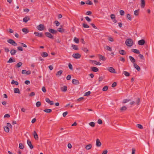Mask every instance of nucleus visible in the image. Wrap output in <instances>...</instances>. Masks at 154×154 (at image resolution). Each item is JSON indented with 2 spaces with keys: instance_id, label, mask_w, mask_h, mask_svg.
<instances>
[{
  "instance_id": "nucleus-1",
  "label": "nucleus",
  "mask_w": 154,
  "mask_h": 154,
  "mask_svg": "<svg viewBox=\"0 0 154 154\" xmlns=\"http://www.w3.org/2000/svg\"><path fill=\"white\" fill-rule=\"evenodd\" d=\"M125 43L128 46L131 47L133 44V41L131 38H128L126 40Z\"/></svg>"
},
{
  "instance_id": "nucleus-2",
  "label": "nucleus",
  "mask_w": 154,
  "mask_h": 154,
  "mask_svg": "<svg viewBox=\"0 0 154 154\" xmlns=\"http://www.w3.org/2000/svg\"><path fill=\"white\" fill-rule=\"evenodd\" d=\"M7 42L14 46H16L17 45V43L12 39H9L7 40Z\"/></svg>"
},
{
  "instance_id": "nucleus-3",
  "label": "nucleus",
  "mask_w": 154,
  "mask_h": 154,
  "mask_svg": "<svg viewBox=\"0 0 154 154\" xmlns=\"http://www.w3.org/2000/svg\"><path fill=\"white\" fill-rule=\"evenodd\" d=\"M37 28L38 30L40 31H42L44 30L45 27L44 24H40L37 26Z\"/></svg>"
},
{
  "instance_id": "nucleus-4",
  "label": "nucleus",
  "mask_w": 154,
  "mask_h": 154,
  "mask_svg": "<svg viewBox=\"0 0 154 154\" xmlns=\"http://www.w3.org/2000/svg\"><path fill=\"white\" fill-rule=\"evenodd\" d=\"M45 34L46 37L49 38H50L54 39V38L52 34L50 32H46Z\"/></svg>"
},
{
  "instance_id": "nucleus-5",
  "label": "nucleus",
  "mask_w": 154,
  "mask_h": 154,
  "mask_svg": "<svg viewBox=\"0 0 154 154\" xmlns=\"http://www.w3.org/2000/svg\"><path fill=\"white\" fill-rule=\"evenodd\" d=\"M72 56L75 59L79 58L81 57V55L79 53L73 54Z\"/></svg>"
},
{
  "instance_id": "nucleus-6",
  "label": "nucleus",
  "mask_w": 154,
  "mask_h": 154,
  "mask_svg": "<svg viewBox=\"0 0 154 154\" xmlns=\"http://www.w3.org/2000/svg\"><path fill=\"white\" fill-rule=\"evenodd\" d=\"M48 30L50 32L53 34H56L57 32V30L52 29L49 28Z\"/></svg>"
},
{
  "instance_id": "nucleus-7",
  "label": "nucleus",
  "mask_w": 154,
  "mask_h": 154,
  "mask_svg": "<svg viewBox=\"0 0 154 154\" xmlns=\"http://www.w3.org/2000/svg\"><path fill=\"white\" fill-rule=\"evenodd\" d=\"M107 69L110 72L113 73H116L115 70L113 67H108V68Z\"/></svg>"
},
{
  "instance_id": "nucleus-8",
  "label": "nucleus",
  "mask_w": 154,
  "mask_h": 154,
  "mask_svg": "<svg viewBox=\"0 0 154 154\" xmlns=\"http://www.w3.org/2000/svg\"><path fill=\"white\" fill-rule=\"evenodd\" d=\"M34 34L36 36L40 37H43L44 36L42 32L39 33L38 32H34Z\"/></svg>"
},
{
  "instance_id": "nucleus-9",
  "label": "nucleus",
  "mask_w": 154,
  "mask_h": 154,
  "mask_svg": "<svg viewBox=\"0 0 154 154\" xmlns=\"http://www.w3.org/2000/svg\"><path fill=\"white\" fill-rule=\"evenodd\" d=\"M145 43V41L144 39H141L138 42V44L140 45H143Z\"/></svg>"
},
{
  "instance_id": "nucleus-10",
  "label": "nucleus",
  "mask_w": 154,
  "mask_h": 154,
  "mask_svg": "<svg viewBox=\"0 0 154 154\" xmlns=\"http://www.w3.org/2000/svg\"><path fill=\"white\" fill-rule=\"evenodd\" d=\"M72 83L74 85H77L79 84V81L75 79H73L72 80Z\"/></svg>"
},
{
  "instance_id": "nucleus-11",
  "label": "nucleus",
  "mask_w": 154,
  "mask_h": 154,
  "mask_svg": "<svg viewBox=\"0 0 154 154\" xmlns=\"http://www.w3.org/2000/svg\"><path fill=\"white\" fill-rule=\"evenodd\" d=\"M45 101L46 102L49 103L50 105H53L54 103L53 101H51L48 98H46L45 99Z\"/></svg>"
},
{
  "instance_id": "nucleus-12",
  "label": "nucleus",
  "mask_w": 154,
  "mask_h": 154,
  "mask_svg": "<svg viewBox=\"0 0 154 154\" xmlns=\"http://www.w3.org/2000/svg\"><path fill=\"white\" fill-rule=\"evenodd\" d=\"M27 143L28 145L29 146V148L31 149H32L33 148V146L32 145V143L30 140H27Z\"/></svg>"
},
{
  "instance_id": "nucleus-13",
  "label": "nucleus",
  "mask_w": 154,
  "mask_h": 154,
  "mask_svg": "<svg viewBox=\"0 0 154 154\" xmlns=\"http://www.w3.org/2000/svg\"><path fill=\"white\" fill-rule=\"evenodd\" d=\"M101 143L100 142V140L98 139L96 140V145L97 146L99 147L101 146Z\"/></svg>"
},
{
  "instance_id": "nucleus-14",
  "label": "nucleus",
  "mask_w": 154,
  "mask_h": 154,
  "mask_svg": "<svg viewBox=\"0 0 154 154\" xmlns=\"http://www.w3.org/2000/svg\"><path fill=\"white\" fill-rule=\"evenodd\" d=\"M141 2V7L142 8H143L145 7V0H140Z\"/></svg>"
},
{
  "instance_id": "nucleus-15",
  "label": "nucleus",
  "mask_w": 154,
  "mask_h": 154,
  "mask_svg": "<svg viewBox=\"0 0 154 154\" xmlns=\"http://www.w3.org/2000/svg\"><path fill=\"white\" fill-rule=\"evenodd\" d=\"M129 58L131 61V62L133 63V64L134 63H135V62H136L135 60L134 59V57H133L131 56H129Z\"/></svg>"
},
{
  "instance_id": "nucleus-16",
  "label": "nucleus",
  "mask_w": 154,
  "mask_h": 154,
  "mask_svg": "<svg viewBox=\"0 0 154 154\" xmlns=\"http://www.w3.org/2000/svg\"><path fill=\"white\" fill-rule=\"evenodd\" d=\"M15 62V59L13 57H11L9 58V60L7 62L8 63H11Z\"/></svg>"
},
{
  "instance_id": "nucleus-17",
  "label": "nucleus",
  "mask_w": 154,
  "mask_h": 154,
  "mask_svg": "<svg viewBox=\"0 0 154 154\" xmlns=\"http://www.w3.org/2000/svg\"><path fill=\"white\" fill-rule=\"evenodd\" d=\"M61 90L62 91L65 92L67 91V87L66 86H64L63 87H62L61 88Z\"/></svg>"
},
{
  "instance_id": "nucleus-18",
  "label": "nucleus",
  "mask_w": 154,
  "mask_h": 154,
  "mask_svg": "<svg viewBox=\"0 0 154 154\" xmlns=\"http://www.w3.org/2000/svg\"><path fill=\"white\" fill-rule=\"evenodd\" d=\"M91 69L92 71L95 72H97L99 70L98 69L97 67H91Z\"/></svg>"
},
{
  "instance_id": "nucleus-19",
  "label": "nucleus",
  "mask_w": 154,
  "mask_h": 154,
  "mask_svg": "<svg viewBox=\"0 0 154 154\" xmlns=\"http://www.w3.org/2000/svg\"><path fill=\"white\" fill-rule=\"evenodd\" d=\"M134 67L138 71H139L140 70V67L136 63H134Z\"/></svg>"
},
{
  "instance_id": "nucleus-20",
  "label": "nucleus",
  "mask_w": 154,
  "mask_h": 154,
  "mask_svg": "<svg viewBox=\"0 0 154 154\" xmlns=\"http://www.w3.org/2000/svg\"><path fill=\"white\" fill-rule=\"evenodd\" d=\"M131 51L137 54H138L140 53L139 50L137 49H132Z\"/></svg>"
},
{
  "instance_id": "nucleus-21",
  "label": "nucleus",
  "mask_w": 154,
  "mask_h": 154,
  "mask_svg": "<svg viewBox=\"0 0 154 154\" xmlns=\"http://www.w3.org/2000/svg\"><path fill=\"white\" fill-rule=\"evenodd\" d=\"M119 53L121 54L124 55L126 54V53L125 51L123 50H120L119 51Z\"/></svg>"
},
{
  "instance_id": "nucleus-22",
  "label": "nucleus",
  "mask_w": 154,
  "mask_h": 154,
  "mask_svg": "<svg viewBox=\"0 0 154 154\" xmlns=\"http://www.w3.org/2000/svg\"><path fill=\"white\" fill-rule=\"evenodd\" d=\"M63 72V71L62 70H60L58 71L56 74V76L57 77H59L60 76L61 74H62Z\"/></svg>"
},
{
  "instance_id": "nucleus-23",
  "label": "nucleus",
  "mask_w": 154,
  "mask_h": 154,
  "mask_svg": "<svg viewBox=\"0 0 154 154\" xmlns=\"http://www.w3.org/2000/svg\"><path fill=\"white\" fill-rule=\"evenodd\" d=\"M42 56L43 57H46L48 56V54L46 52H44L41 54Z\"/></svg>"
},
{
  "instance_id": "nucleus-24",
  "label": "nucleus",
  "mask_w": 154,
  "mask_h": 154,
  "mask_svg": "<svg viewBox=\"0 0 154 154\" xmlns=\"http://www.w3.org/2000/svg\"><path fill=\"white\" fill-rule=\"evenodd\" d=\"M29 20L30 18L28 17H26L23 18V21L25 23H26Z\"/></svg>"
},
{
  "instance_id": "nucleus-25",
  "label": "nucleus",
  "mask_w": 154,
  "mask_h": 154,
  "mask_svg": "<svg viewBox=\"0 0 154 154\" xmlns=\"http://www.w3.org/2000/svg\"><path fill=\"white\" fill-rule=\"evenodd\" d=\"M14 91L15 93L20 94V92L18 88H14Z\"/></svg>"
},
{
  "instance_id": "nucleus-26",
  "label": "nucleus",
  "mask_w": 154,
  "mask_h": 154,
  "mask_svg": "<svg viewBox=\"0 0 154 154\" xmlns=\"http://www.w3.org/2000/svg\"><path fill=\"white\" fill-rule=\"evenodd\" d=\"M17 52V51L15 49H12L10 51V53L11 55H14Z\"/></svg>"
},
{
  "instance_id": "nucleus-27",
  "label": "nucleus",
  "mask_w": 154,
  "mask_h": 154,
  "mask_svg": "<svg viewBox=\"0 0 154 154\" xmlns=\"http://www.w3.org/2000/svg\"><path fill=\"white\" fill-rule=\"evenodd\" d=\"M92 147V145L91 144H89L86 145V146L85 147V148L87 150H89Z\"/></svg>"
},
{
  "instance_id": "nucleus-28",
  "label": "nucleus",
  "mask_w": 154,
  "mask_h": 154,
  "mask_svg": "<svg viewBox=\"0 0 154 154\" xmlns=\"http://www.w3.org/2000/svg\"><path fill=\"white\" fill-rule=\"evenodd\" d=\"M99 58L100 59H101L103 61H105L106 60V59L105 57H104L102 56V55L99 54Z\"/></svg>"
},
{
  "instance_id": "nucleus-29",
  "label": "nucleus",
  "mask_w": 154,
  "mask_h": 154,
  "mask_svg": "<svg viewBox=\"0 0 154 154\" xmlns=\"http://www.w3.org/2000/svg\"><path fill=\"white\" fill-rule=\"evenodd\" d=\"M22 31L23 32H25V34H27L29 32L28 30L26 28H23L22 29Z\"/></svg>"
},
{
  "instance_id": "nucleus-30",
  "label": "nucleus",
  "mask_w": 154,
  "mask_h": 154,
  "mask_svg": "<svg viewBox=\"0 0 154 154\" xmlns=\"http://www.w3.org/2000/svg\"><path fill=\"white\" fill-rule=\"evenodd\" d=\"M123 74H124L126 76H129L130 75V74L126 71H123Z\"/></svg>"
},
{
  "instance_id": "nucleus-31",
  "label": "nucleus",
  "mask_w": 154,
  "mask_h": 154,
  "mask_svg": "<svg viewBox=\"0 0 154 154\" xmlns=\"http://www.w3.org/2000/svg\"><path fill=\"white\" fill-rule=\"evenodd\" d=\"M11 84L12 85L15 84L16 85H18L19 84L18 82L17 81H15L14 80H13L11 82Z\"/></svg>"
},
{
  "instance_id": "nucleus-32",
  "label": "nucleus",
  "mask_w": 154,
  "mask_h": 154,
  "mask_svg": "<svg viewBox=\"0 0 154 154\" xmlns=\"http://www.w3.org/2000/svg\"><path fill=\"white\" fill-rule=\"evenodd\" d=\"M4 129L5 131L6 132H8L9 131V128L8 127H7L6 126H5L4 127Z\"/></svg>"
},
{
  "instance_id": "nucleus-33",
  "label": "nucleus",
  "mask_w": 154,
  "mask_h": 154,
  "mask_svg": "<svg viewBox=\"0 0 154 154\" xmlns=\"http://www.w3.org/2000/svg\"><path fill=\"white\" fill-rule=\"evenodd\" d=\"M22 64V63L20 62L16 65V66L17 68H19L21 66Z\"/></svg>"
},
{
  "instance_id": "nucleus-34",
  "label": "nucleus",
  "mask_w": 154,
  "mask_h": 154,
  "mask_svg": "<svg viewBox=\"0 0 154 154\" xmlns=\"http://www.w3.org/2000/svg\"><path fill=\"white\" fill-rule=\"evenodd\" d=\"M44 111L47 113H51L52 112V110L51 109H46L44 110Z\"/></svg>"
},
{
  "instance_id": "nucleus-35",
  "label": "nucleus",
  "mask_w": 154,
  "mask_h": 154,
  "mask_svg": "<svg viewBox=\"0 0 154 154\" xmlns=\"http://www.w3.org/2000/svg\"><path fill=\"white\" fill-rule=\"evenodd\" d=\"M92 61L93 63H94V64L98 65H100L101 64V63L99 62H97L96 60H92Z\"/></svg>"
},
{
  "instance_id": "nucleus-36",
  "label": "nucleus",
  "mask_w": 154,
  "mask_h": 154,
  "mask_svg": "<svg viewBox=\"0 0 154 154\" xmlns=\"http://www.w3.org/2000/svg\"><path fill=\"white\" fill-rule=\"evenodd\" d=\"M72 47L75 50H78L79 49L78 46L74 45H72Z\"/></svg>"
},
{
  "instance_id": "nucleus-37",
  "label": "nucleus",
  "mask_w": 154,
  "mask_h": 154,
  "mask_svg": "<svg viewBox=\"0 0 154 154\" xmlns=\"http://www.w3.org/2000/svg\"><path fill=\"white\" fill-rule=\"evenodd\" d=\"M19 147L20 149H23L24 148V146L22 143H20L19 144Z\"/></svg>"
},
{
  "instance_id": "nucleus-38",
  "label": "nucleus",
  "mask_w": 154,
  "mask_h": 154,
  "mask_svg": "<svg viewBox=\"0 0 154 154\" xmlns=\"http://www.w3.org/2000/svg\"><path fill=\"white\" fill-rule=\"evenodd\" d=\"M74 41L76 43H78L79 42V40L77 38L75 37L74 38Z\"/></svg>"
},
{
  "instance_id": "nucleus-39",
  "label": "nucleus",
  "mask_w": 154,
  "mask_h": 154,
  "mask_svg": "<svg viewBox=\"0 0 154 154\" xmlns=\"http://www.w3.org/2000/svg\"><path fill=\"white\" fill-rule=\"evenodd\" d=\"M139 10H136L134 11V14L135 16H138L139 15Z\"/></svg>"
},
{
  "instance_id": "nucleus-40",
  "label": "nucleus",
  "mask_w": 154,
  "mask_h": 154,
  "mask_svg": "<svg viewBox=\"0 0 154 154\" xmlns=\"http://www.w3.org/2000/svg\"><path fill=\"white\" fill-rule=\"evenodd\" d=\"M127 109V107L125 106H123L120 108V110L121 111H125Z\"/></svg>"
},
{
  "instance_id": "nucleus-41",
  "label": "nucleus",
  "mask_w": 154,
  "mask_h": 154,
  "mask_svg": "<svg viewBox=\"0 0 154 154\" xmlns=\"http://www.w3.org/2000/svg\"><path fill=\"white\" fill-rule=\"evenodd\" d=\"M58 31L60 32H63L64 31V29H62L61 28H59L57 30Z\"/></svg>"
},
{
  "instance_id": "nucleus-42",
  "label": "nucleus",
  "mask_w": 154,
  "mask_h": 154,
  "mask_svg": "<svg viewBox=\"0 0 154 154\" xmlns=\"http://www.w3.org/2000/svg\"><path fill=\"white\" fill-rule=\"evenodd\" d=\"M106 49L107 50L109 51H112V50L111 48H110L109 46H106Z\"/></svg>"
},
{
  "instance_id": "nucleus-43",
  "label": "nucleus",
  "mask_w": 154,
  "mask_h": 154,
  "mask_svg": "<svg viewBox=\"0 0 154 154\" xmlns=\"http://www.w3.org/2000/svg\"><path fill=\"white\" fill-rule=\"evenodd\" d=\"M36 105L37 107H39L41 105V103L40 101H38L36 103Z\"/></svg>"
},
{
  "instance_id": "nucleus-44",
  "label": "nucleus",
  "mask_w": 154,
  "mask_h": 154,
  "mask_svg": "<svg viewBox=\"0 0 154 154\" xmlns=\"http://www.w3.org/2000/svg\"><path fill=\"white\" fill-rule=\"evenodd\" d=\"M86 3L87 4L89 5H91L93 4L92 2L90 1V0L87 1L86 2Z\"/></svg>"
},
{
  "instance_id": "nucleus-45",
  "label": "nucleus",
  "mask_w": 154,
  "mask_h": 154,
  "mask_svg": "<svg viewBox=\"0 0 154 154\" xmlns=\"http://www.w3.org/2000/svg\"><path fill=\"white\" fill-rule=\"evenodd\" d=\"M82 50L86 53L89 51L86 48H82Z\"/></svg>"
},
{
  "instance_id": "nucleus-46",
  "label": "nucleus",
  "mask_w": 154,
  "mask_h": 154,
  "mask_svg": "<svg viewBox=\"0 0 154 154\" xmlns=\"http://www.w3.org/2000/svg\"><path fill=\"white\" fill-rule=\"evenodd\" d=\"M136 126L137 127L139 128L143 129V126L140 124H137L136 125Z\"/></svg>"
},
{
  "instance_id": "nucleus-47",
  "label": "nucleus",
  "mask_w": 154,
  "mask_h": 154,
  "mask_svg": "<svg viewBox=\"0 0 154 154\" xmlns=\"http://www.w3.org/2000/svg\"><path fill=\"white\" fill-rule=\"evenodd\" d=\"M108 89V87L107 86H105L103 88L102 90L103 91H106Z\"/></svg>"
},
{
  "instance_id": "nucleus-48",
  "label": "nucleus",
  "mask_w": 154,
  "mask_h": 154,
  "mask_svg": "<svg viewBox=\"0 0 154 154\" xmlns=\"http://www.w3.org/2000/svg\"><path fill=\"white\" fill-rule=\"evenodd\" d=\"M82 26L85 28H88L89 27V26L88 24L85 23H83L82 24Z\"/></svg>"
},
{
  "instance_id": "nucleus-49",
  "label": "nucleus",
  "mask_w": 154,
  "mask_h": 154,
  "mask_svg": "<svg viewBox=\"0 0 154 154\" xmlns=\"http://www.w3.org/2000/svg\"><path fill=\"white\" fill-rule=\"evenodd\" d=\"M127 18H128L129 20L131 21V15L129 14H127Z\"/></svg>"
},
{
  "instance_id": "nucleus-50",
  "label": "nucleus",
  "mask_w": 154,
  "mask_h": 154,
  "mask_svg": "<svg viewBox=\"0 0 154 154\" xmlns=\"http://www.w3.org/2000/svg\"><path fill=\"white\" fill-rule=\"evenodd\" d=\"M138 56L139 57L140 59L144 60V57L143 55L139 54Z\"/></svg>"
},
{
  "instance_id": "nucleus-51",
  "label": "nucleus",
  "mask_w": 154,
  "mask_h": 154,
  "mask_svg": "<svg viewBox=\"0 0 154 154\" xmlns=\"http://www.w3.org/2000/svg\"><path fill=\"white\" fill-rule=\"evenodd\" d=\"M120 14L121 15H124L125 14L124 11L123 10H121L119 11Z\"/></svg>"
},
{
  "instance_id": "nucleus-52",
  "label": "nucleus",
  "mask_w": 154,
  "mask_h": 154,
  "mask_svg": "<svg viewBox=\"0 0 154 154\" xmlns=\"http://www.w3.org/2000/svg\"><path fill=\"white\" fill-rule=\"evenodd\" d=\"M89 125L90 126L92 127H94L95 126V123L94 122H91L89 123Z\"/></svg>"
},
{
  "instance_id": "nucleus-53",
  "label": "nucleus",
  "mask_w": 154,
  "mask_h": 154,
  "mask_svg": "<svg viewBox=\"0 0 154 154\" xmlns=\"http://www.w3.org/2000/svg\"><path fill=\"white\" fill-rule=\"evenodd\" d=\"M91 92L90 91H88V92H86L85 94V96H88L91 94Z\"/></svg>"
},
{
  "instance_id": "nucleus-54",
  "label": "nucleus",
  "mask_w": 154,
  "mask_h": 154,
  "mask_svg": "<svg viewBox=\"0 0 154 154\" xmlns=\"http://www.w3.org/2000/svg\"><path fill=\"white\" fill-rule=\"evenodd\" d=\"M54 23L56 24V25L57 26H58L60 24V23L57 20L55 21Z\"/></svg>"
},
{
  "instance_id": "nucleus-55",
  "label": "nucleus",
  "mask_w": 154,
  "mask_h": 154,
  "mask_svg": "<svg viewBox=\"0 0 154 154\" xmlns=\"http://www.w3.org/2000/svg\"><path fill=\"white\" fill-rule=\"evenodd\" d=\"M140 99L139 98H137V100L136 101V104L139 105L140 104Z\"/></svg>"
},
{
  "instance_id": "nucleus-56",
  "label": "nucleus",
  "mask_w": 154,
  "mask_h": 154,
  "mask_svg": "<svg viewBox=\"0 0 154 154\" xmlns=\"http://www.w3.org/2000/svg\"><path fill=\"white\" fill-rule=\"evenodd\" d=\"M68 66L69 68V69L71 70H72L73 68H72V65L70 63H69V64L68 65Z\"/></svg>"
},
{
  "instance_id": "nucleus-57",
  "label": "nucleus",
  "mask_w": 154,
  "mask_h": 154,
  "mask_svg": "<svg viewBox=\"0 0 154 154\" xmlns=\"http://www.w3.org/2000/svg\"><path fill=\"white\" fill-rule=\"evenodd\" d=\"M97 122L100 125L103 122L102 120L99 119L98 120Z\"/></svg>"
},
{
  "instance_id": "nucleus-58",
  "label": "nucleus",
  "mask_w": 154,
  "mask_h": 154,
  "mask_svg": "<svg viewBox=\"0 0 154 154\" xmlns=\"http://www.w3.org/2000/svg\"><path fill=\"white\" fill-rule=\"evenodd\" d=\"M8 32L10 33H12L14 31L12 29L9 28L8 29Z\"/></svg>"
},
{
  "instance_id": "nucleus-59",
  "label": "nucleus",
  "mask_w": 154,
  "mask_h": 154,
  "mask_svg": "<svg viewBox=\"0 0 154 154\" xmlns=\"http://www.w3.org/2000/svg\"><path fill=\"white\" fill-rule=\"evenodd\" d=\"M85 19L88 22H90L91 21V19L88 17H85Z\"/></svg>"
},
{
  "instance_id": "nucleus-60",
  "label": "nucleus",
  "mask_w": 154,
  "mask_h": 154,
  "mask_svg": "<svg viewBox=\"0 0 154 154\" xmlns=\"http://www.w3.org/2000/svg\"><path fill=\"white\" fill-rule=\"evenodd\" d=\"M17 49L18 50L20 51H22L23 50V48L20 46H19L17 47Z\"/></svg>"
},
{
  "instance_id": "nucleus-61",
  "label": "nucleus",
  "mask_w": 154,
  "mask_h": 154,
  "mask_svg": "<svg viewBox=\"0 0 154 154\" xmlns=\"http://www.w3.org/2000/svg\"><path fill=\"white\" fill-rule=\"evenodd\" d=\"M130 100H128V99H124L123 100V103H126L128 102Z\"/></svg>"
},
{
  "instance_id": "nucleus-62",
  "label": "nucleus",
  "mask_w": 154,
  "mask_h": 154,
  "mask_svg": "<svg viewBox=\"0 0 154 154\" xmlns=\"http://www.w3.org/2000/svg\"><path fill=\"white\" fill-rule=\"evenodd\" d=\"M110 17L112 19H113L115 18V15L114 14H112L110 15Z\"/></svg>"
},
{
  "instance_id": "nucleus-63",
  "label": "nucleus",
  "mask_w": 154,
  "mask_h": 154,
  "mask_svg": "<svg viewBox=\"0 0 154 154\" xmlns=\"http://www.w3.org/2000/svg\"><path fill=\"white\" fill-rule=\"evenodd\" d=\"M4 50H5V51L6 53H8L9 51V50L7 48H4Z\"/></svg>"
},
{
  "instance_id": "nucleus-64",
  "label": "nucleus",
  "mask_w": 154,
  "mask_h": 154,
  "mask_svg": "<svg viewBox=\"0 0 154 154\" xmlns=\"http://www.w3.org/2000/svg\"><path fill=\"white\" fill-rule=\"evenodd\" d=\"M42 90L44 93H45L46 91V90L44 86L42 88Z\"/></svg>"
}]
</instances>
